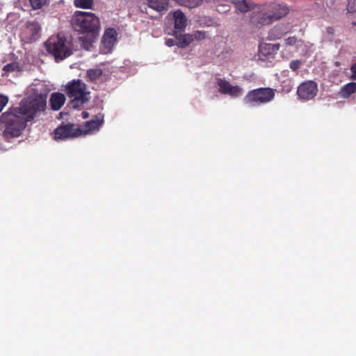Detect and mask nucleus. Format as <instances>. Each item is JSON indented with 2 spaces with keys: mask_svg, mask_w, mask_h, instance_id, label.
Segmentation results:
<instances>
[{
  "mask_svg": "<svg viewBox=\"0 0 356 356\" xmlns=\"http://www.w3.org/2000/svg\"><path fill=\"white\" fill-rule=\"evenodd\" d=\"M46 105L47 96L40 94L22 100L19 106L10 108L0 118L4 136L6 138L18 137L26 122L33 120L38 113L44 111Z\"/></svg>",
  "mask_w": 356,
  "mask_h": 356,
  "instance_id": "obj_1",
  "label": "nucleus"
},
{
  "mask_svg": "<svg viewBox=\"0 0 356 356\" xmlns=\"http://www.w3.org/2000/svg\"><path fill=\"white\" fill-rule=\"evenodd\" d=\"M74 30L81 33L97 35L100 23L99 18L92 13L76 11L72 18Z\"/></svg>",
  "mask_w": 356,
  "mask_h": 356,
  "instance_id": "obj_2",
  "label": "nucleus"
},
{
  "mask_svg": "<svg viewBox=\"0 0 356 356\" xmlns=\"http://www.w3.org/2000/svg\"><path fill=\"white\" fill-rule=\"evenodd\" d=\"M65 92L72 99L69 106L74 109L82 107L90 99L86 85L81 79L70 81L65 86Z\"/></svg>",
  "mask_w": 356,
  "mask_h": 356,
  "instance_id": "obj_3",
  "label": "nucleus"
},
{
  "mask_svg": "<svg viewBox=\"0 0 356 356\" xmlns=\"http://www.w3.org/2000/svg\"><path fill=\"white\" fill-rule=\"evenodd\" d=\"M47 51L54 56L56 62L64 60L72 54L66 38L60 35L51 36L44 43Z\"/></svg>",
  "mask_w": 356,
  "mask_h": 356,
  "instance_id": "obj_4",
  "label": "nucleus"
},
{
  "mask_svg": "<svg viewBox=\"0 0 356 356\" xmlns=\"http://www.w3.org/2000/svg\"><path fill=\"white\" fill-rule=\"evenodd\" d=\"M275 90L271 88H259L250 90L244 97V104L249 106L266 104L274 99Z\"/></svg>",
  "mask_w": 356,
  "mask_h": 356,
  "instance_id": "obj_5",
  "label": "nucleus"
},
{
  "mask_svg": "<svg viewBox=\"0 0 356 356\" xmlns=\"http://www.w3.org/2000/svg\"><path fill=\"white\" fill-rule=\"evenodd\" d=\"M83 131L79 127L72 123L62 122L54 129L52 134L55 140H66L82 135Z\"/></svg>",
  "mask_w": 356,
  "mask_h": 356,
  "instance_id": "obj_6",
  "label": "nucleus"
},
{
  "mask_svg": "<svg viewBox=\"0 0 356 356\" xmlns=\"http://www.w3.org/2000/svg\"><path fill=\"white\" fill-rule=\"evenodd\" d=\"M216 84L218 86V91L223 95H228L232 97L236 98L242 95L243 90L238 86H232L225 79L217 78Z\"/></svg>",
  "mask_w": 356,
  "mask_h": 356,
  "instance_id": "obj_7",
  "label": "nucleus"
},
{
  "mask_svg": "<svg viewBox=\"0 0 356 356\" xmlns=\"http://www.w3.org/2000/svg\"><path fill=\"white\" fill-rule=\"evenodd\" d=\"M317 92V83L313 81H307L298 86L297 94L301 99L310 100L316 96Z\"/></svg>",
  "mask_w": 356,
  "mask_h": 356,
  "instance_id": "obj_8",
  "label": "nucleus"
},
{
  "mask_svg": "<svg viewBox=\"0 0 356 356\" xmlns=\"http://www.w3.org/2000/svg\"><path fill=\"white\" fill-rule=\"evenodd\" d=\"M174 36L177 39V46L180 48H184L188 46L194 40H202L206 38V33L202 31H197L193 34H178L176 31Z\"/></svg>",
  "mask_w": 356,
  "mask_h": 356,
  "instance_id": "obj_9",
  "label": "nucleus"
},
{
  "mask_svg": "<svg viewBox=\"0 0 356 356\" xmlns=\"http://www.w3.org/2000/svg\"><path fill=\"white\" fill-rule=\"evenodd\" d=\"M40 26L37 22H28L22 30L23 40L26 42H32L35 40L39 32Z\"/></svg>",
  "mask_w": 356,
  "mask_h": 356,
  "instance_id": "obj_10",
  "label": "nucleus"
},
{
  "mask_svg": "<svg viewBox=\"0 0 356 356\" xmlns=\"http://www.w3.org/2000/svg\"><path fill=\"white\" fill-rule=\"evenodd\" d=\"M280 44L261 43L259 47V57L261 60H269L274 58L280 49Z\"/></svg>",
  "mask_w": 356,
  "mask_h": 356,
  "instance_id": "obj_11",
  "label": "nucleus"
},
{
  "mask_svg": "<svg viewBox=\"0 0 356 356\" xmlns=\"http://www.w3.org/2000/svg\"><path fill=\"white\" fill-rule=\"evenodd\" d=\"M266 7L273 22L279 20L286 16L289 11L288 6L283 3H272L266 6Z\"/></svg>",
  "mask_w": 356,
  "mask_h": 356,
  "instance_id": "obj_12",
  "label": "nucleus"
},
{
  "mask_svg": "<svg viewBox=\"0 0 356 356\" xmlns=\"http://www.w3.org/2000/svg\"><path fill=\"white\" fill-rule=\"evenodd\" d=\"M103 123L104 115L102 113H98L95 116V118L84 123L83 129H81L83 131L82 134H89L99 131Z\"/></svg>",
  "mask_w": 356,
  "mask_h": 356,
  "instance_id": "obj_13",
  "label": "nucleus"
},
{
  "mask_svg": "<svg viewBox=\"0 0 356 356\" xmlns=\"http://www.w3.org/2000/svg\"><path fill=\"white\" fill-rule=\"evenodd\" d=\"M172 16L175 27L173 33L177 31L178 34H179V33L182 34V32L184 31L187 24V18L186 15L181 10H177L172 13ZM172 35H174V33H172Z\"/></svg>",
  "mask_w": 356,
  "mask_h": 356,
  "instance_id": "obj_14",
  "label": "nucleus"
},
{
  "mask_svg": "<svg viewBox=\"0 0 356 356\" xmlns=\"http://www.w3.org/2000/svg\"><path fill=\"white\" fill-rule=\"evenodd\" d=\"M252 20L253 23L258 26H266L273 22V20L266 6L263 8L257 15L253 16Z\"/></svg>",
  "mask_w": 356,
  "mask_h": 356,
  "instance_id": "obj_15",
  "label": "nucleus"
},
{
  "mask_svg": "<svg viewBox=\"0 0 356 356\" xmlns=\"http://www.w3.org/2000/svg\"><path fill=\"white\" fill-rule=\"evenodd\" d=\"M238 12L245 13L252 10L255 4L252 0H229Z\"/></svg>",
  "mask_w": 356,
  "mask_h": 356,
  "instance_id": "obj_16",
  "label": "nucleus"
},
{
  "mask_svg": "<svg viewBox=\"0 0 356 356\" xmlns=\"http://www.w3.org/2000/svg\"><path fill=\"white\" fill-rule=\"evenodd\" d=\"M65 102V97L60 92H53L49 99L50 106L52 110L58 111Z\"/></svg>",
  "mask_w": 356,
  "mask_h": 356,
  "instance_id": "obj_17",
  "label": "nucleus"
},
{
  "mask_svg": "<svg viewBox=\"0 0 356 356\" xmlns=\"http://www.w3.org/2000/svg\"><path fill=\"white\" fill-rule=\"evenodd\" d=\"M149 8L157 12L165 11L168 9L170 0H146Z\"/></svg>",
  "mask_w": 356,
  "mask_h": 356,
  "instance_id": "obj_18",
  "label": "nucleus"
},
{
  "mask_svg": "<svg viewBox=\"0 0 356 356\" xmlns=\"http://www.w3.org/2000/svg\"><path fill=\"white\" fill-rule=\"evenodd\" d=\"M117 33L116 31L113 28H109L106 30L102 42L104 45L106 47H110L112 46L115 41Z\"/></svg>",
  "mask_w": 356,
  "mask_h": 356,
  "instance_id": "obj_19",
  "label": "nucleus"
},
{
  "mask_svg": "<svg viewBox=\"0 0 356 356\" xmlns=\"http://www.w3.org/2000/svg\"><path fill=\"white\" fill-rule=\"evenodd\" d=\"M287 33L288 31L286 30L284 26H276L270 30L268 33V39L270 40H278Z\"/></svg>",
  "mask_w": 356,
  "mask_h": 356,
  "instance_id": "obj_20",
  "label": "nucleus"
},
{
  "mask_svg": "<svg viewBox=\"0 0 356 356\" xmlns=\"http://www.w3.org/2000/svg\"><path fill=\"white\" fill-rule=\"evenodd\" d=\"M355 92H356V82H350L341 88L339 95L342 98H348Z\"/></svg>",
  "mask_w": 356,
  "mask_h": 356,
  "instance_id": "obj_21",
  "label": "nucleus"
},
{
  "mask_svg": "<svg viewBox=\"0 0 356 356\" xmlns=\"http://www.w3.org/2000/svg\"><path fill=\"white\" fill-rule=\"evenodd\" d=\"M97 36V35L92 36L91 35H87V36L79 37V40L81 44V47L87 51L90 50Z\"/></svg>",
  "mask_w": 356,
  "mask_h": 356,
  "instance_id": "obj_22",
  "label": "nucleus"
},
{
  "mask_svg": "<svg viewBox=\"0 0 356 356\" xmlns=\"http://www.w3.org/2000/svg\"><path fill=\"white\" fill-rule=\"evenodd\" d=\"M102 74L103 71L101 68L89 69L87 71V76L92 81L97 80Z\"/></svg>",
  "mask_w": 356,
  "mask_h": 356,
  "instance_id": "obj_23",
  "label": "nucleus"
},
{
  "mask_svg": "<svg viewBox=\"0 0 356 356\" xmlns=\"http://www.w3.org/2000/svg\"><path fill=\"white\" fill-rule=\"evenodd\" d=\"M74 4L76 8L90 9L93 5V0H74Z\"/></svg>",
  "mask_w": 356,
  "mask_h": 356,
  "instance_id": "obj_24",
  "label": "nucleus"
},
{
  "mask_svg": "<svg viewBox=\"0 0 356 356\" xmlns=\"http://www.w3.org/2000/svg\"><path fill=\"white\" fill-rule=\"evenodd\" d=\"M19 70V65L17 62H13L6 65L3 67V71L5 72V74H8L13 72H16Z\"/></svg>",
  "mask_w": 356,
  "mask_h": 356,
  "instance_id": "obj_25",
  "label": "nucleus"
},
{
  "mask_svg": "<svg viewBox=\"0 0 356 356\" xmlns=\"http://www.w3.org/2000/svg\"><path fill=\"white\" fill-rule=\"evenodd\" d=\"M203 0H185L182 6L193 8L201 5Z\"/></svg>",
  "mask_w": 356,
  "mask_h": 356,
  "instance_id": "obj_26",
  "label": "nucleus"
},
{
  "mask_svg": "<svg viewBox=\"0 0 356 356\" xmlns=\"http://www.w3.org/2000/svg\"><path fill=\"white\" fill-rule=\"evenodd\" d=\"M47 0H29V3L33 9L37 10L41 8L46 4Z\"/></svg>",
  "mask_w": 356,
  "mask_h": 356,
  "instance_id": "obj_27",
  "label": "nucleus"
},
{
  "mask_svg": "<svg viewBox=\"0 0 356 356\" xmlns=\"http://www.w3.org/2000/svg\"><path fill=\"white\" fill-rule=\"evenodd\" d=\"M301 65L302 62L300 60H293L291 61L289 66L293 71L296 72L300 67Z\"/></svg>",
  "mask_w": 356,
  "mask_h": 356,
  "instance_id": "obj_28",
  "label": "nucleus"
},
{
  "mask_svg": "<svg viewBox=\"0 0 356 356\" xmlns=\"http://www.w3.org/2000/svg\"><path fill=\"white\" fill-rule=\"evenodd\" d=\"M298 42L296 36H290L284 40V44L286 46H294Z\"/></svg>",
  "mask_w": 356,
  "mask_h": 356,
  "instance_id": "obj_29",
  "label": "nucleus"
},
{
  "mask_svg": "<svg viewBox=\"0 0 356 356\" xmlns=\"http://www.w3.org/2000/svg\"><path fill=\"white\" fill-rule=\"evenodd\" d=\"M347 10L351 13L356 12V0H348Z\"/></svg>",
  "mask_w": 356,
  "mask_h": 356,
  "instance_id": "obj_30",
  "label": "nucleus"
},
{
  "mask_svg": "<svg viewBox=\"0 0 356 356\" xmlns=\"http://www.w3.org/2000/svg\"><path fill=\"white\" fill-rule=\"evenodd\" d=\"M8 102V98L6 96L0 95V112L3 109Z\"/></svg>",
  "mask_w": 356,
  "mask_h": 356,
  "instance_id": "obj_31",
  "label": "nucleus"
},
{
  "mask_svg": "<svg viewBox=\"0 0 356 356\" xmlns=\"http://www.w3.org/2000/svg\"><path fill=\"white\" fill-rule=\"evenodd\" d=\"M165 44L169 47H173L175 45L177 46V39L175 37V39L168 38L165 40Z\"/></svg>",
  "mask_w": 356,
  "mask_h": 356,
  "instance_id": "obj_32",
  "label": "nucleus"
},
{
  "mask_svg": "<svg viewBox=\"0 0 356 356\" xmlns=\"http://www.w3.org/2000/svg\"><path fill=\"white\" fill-rule=\"evenodd\" d=\"M350 70L352 72L351 79L355 80L356 79V63L352 65L350 67Z\"/></svg>",
  "mask_w": 356,
  "mask_h": 356,
  "instance_id": "obj_33",
  "label": "nucleus"
},
{
  "mask_svg": "<svg viewBox=\"0 0 356 356\" xmlns=\"http://www.w3.org/2000/svg\"><path fill=\"white\" fill-rule=\"evenodd\" d=\"M326 31L329 35H334V29L333 27L329 26L326 29Z\"/></svg>",
  "mask_w": 356,
  "mask_h": 356,
  "instance_id": "obj_34",
  "label": "nucleus"
},
{
  "mask_svg": "<svg viewBox=\"0 0 356 356\" xmlns=\"http://www.w3.org/2000/svg\"><path fill=\"white\" fill-rule=\"evenodd\" d=\"M88 116H89V113H88V112H86V111H83V112L82 113V117H83V118H88Z\"/></svg>",
  "mask_w": 356,
  "mask_h": 356,
  "instance_id": "obj_35",
  "label": "nucleus"
},
{
  "mask_svg": "<svg viewBox=\"0 0 356 356\" xmlns=\"http://www.w3.org/2000/svg\"><path fill=\"white\" fill-rule=\"evenodd\" d=\"M352 24H353V26H356V22H353Z\"/></svg>",
  "mask_w": 356,
  "mask_h": 356,
  "instance_id": "obj_36",
  "label": "nucleus"
}]
</instances>
